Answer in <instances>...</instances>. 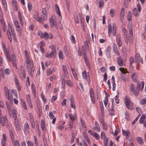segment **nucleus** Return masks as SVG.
I'll return each instance as SVG.
<instances>
[{
    "label": "nucleus",
    "mask_w": 146,
    "mask_h": 146,
    "mask_svg": "<svg viewBox=\"0 0 146 146\" xmlns=\"http://www.w3.org/2000/svg\"><path fill=\"white\" fill-rule=\"evenodd\" d=\"M49 116L50 119H52L54 118V116L52 114V113L51 111H50L49 112Z\"/></svg>",
    "instance_id": "61"
},
{
    "label": "nucleus",
    "mask_w": 146,
    "mask_h": 146,
    "mask_svg": "<svg viewBox=\"0 0 146 146\" xmlns=\"http://www.w3.org/2000/svg\"><path fill=\"white\" fill-rule=\"evenodd\" d=\"M116 41L119 47H120L122 46V42L121 40L120 36L119 35H117Z\"/></svg>",
    "instance_id": "20"
},
{
    "label": "nucleus",
    "mask_w": 146,
    "mask_h": 146,
    "mask_svg": "<svg viewBox=\"0 0 146 146\" xmlns=\"http://www.w3.org/2000/svg\"><path fill=\"white\" fill-rule=\"evenodd\" d=\"M133 27L132 24L130 25L129 27V32L130 35H132L133 34V32L132 31Z\"/></svg>",
    "instance_id": "48"
},
{
    "label": "nucleus",
    "mask_w": 146,
    "mask_h": 146,
    "mask_svg": "<svg viewBox=\"0 0 146 146\" xmlns=\"http://www.w3.org/2000/svg\"><path fill=\"white\" fill-rule=\"evenodd\" d=\"M3 138L1 141L2 146H5L6 140V136L5 134H3L2 135Z\"/></svg>",
    "instance_id": "21"
},
{
    "label": "nucleus",
    "mask_w": 146,
    "mask_h": 146,
    "mask_svg": "<svg viewBox=\"0 0 146 146\" xmlns=\"http://www.w3.org/2000/svg\"><path fill=\"white\" fill-rule=\"evenodd\" d=\"M141 85V84L139 83H138L137 84L136 89L135 90L134 92V94L135 96L138 95L139 90L140 89V87Z\"/></svg>",
    "instance_id": "16"
},
{
    "label": "nucleus",
    "mask_w": 146,
    "mask_h": 146,
    "mask_svg": "<svg viewBox=\"0 0 146 146\" xmlns=\"http://www.w3.org/2000/svg\"><path fill=\"white\" fill-rule=\"evenodd\" d=\"M101 123L102 125L103 129L104 130H106L107 128V124L106 123H104L103 120H102L101 121Z\"/></svg>",
    "instance_id": "37"
},
{
    "label": "nucleus",
    "mask_w": 146,
    "mask_h": 146,
    "mask_svg": "<svg viewBox=\"0 0 146 146\" xmlns=\"http://www.w3.org/2000/svg\"><path fill=\"white\" fill-rule=\"evenodd\" d=\"M12 143L14 146H20L17 140L13 141Z\"/></svg>",
    "instance_id": "45"
},
{
    "label": "nucleus",
    "mask_w": 146,
    "mask_h": 146,
    "mask_svg": "<svg viewBox=\"0 0 146 146\" xmlns=\"http://www.w3.org/2000/svg\"><path fill=\"white\" fill-rule=\"evenodd\" d=\"M41 128L44 131L45 129V124L43 120H42L41 121Z\"/></svg>",
    "instance_id": "47"
},
{
    "label": "nucleus",
    "mask_w": 146,
    "mask_h": 146,
    "mask_svg": "<svg viewBox=\"0 0 146 146\" xmlns=\"http://www.w3.org/2000/svg\"><path fill=\"white\" fill-rule=\"evenodd\" d=\"M80 120L82 126L83 127H84L85 128H86V126L84 124V121H83L82 118H81V117H80Z\"/></svg>",
    "instance_id": "59"
},
{
    "label": "nucleus",
    "mask_w": 146,
    "mask_h": 146,
    "mask_svg": "<svg viewBox=\"0 0 146 146\" xmlns=\"http://www.w3.org/2000/svg\"><path fill=\"white\" fill-rule=\"evenodd\" d=\"M145 118V115L143 114L141 117L140 120L139 122L140 123H142L144 121Z\"/></svg>",
    "instance_id": "44"
},
{
    "label": "nucleus",
    "mask_w": 146,
    "mask_h": 146,
    "mask_svg": "<svg viewBox=\"0 0 146 146\" xmlns=\"http://www.w3.org/2000/svg\"><path fill=\"white\" fill-rule=\"evenodd\" d=\"M66 84L69 86L72 87L73 86V84L72 81L69 79H68L66 81Z\"/></svg>",
    "instance_id": "38"
},
{
    "label": "nucleus",
    "mask_w": 146,
    "mask_h": 146,
    "mask_svg": "<svg viewBox=\"0 0 146 146\" xmlns=\"http://www.w3.org/2000/svg\"><path fill=\"white\" fill-rule=\"evenodd\" d=\"M125 119L127 121H129V115L128 113L126 111L125 113Z\"/></svg>",
    "instance_id": "53"
},
{
    "label": "nucleus",
    "mask_w": 146,
    "mask_h": 146,
    "mask_svg": "<svg viewBox=\"0 0 146 146\" xmlns=\"http://www.w3.org/2000/svg\"><path fill=\"white\" fill-rule=\"evenodd\" d=\"M23 72H25L24 68H23V67L22 66H21L20 70L19 71V73L20 74H21L23 73Z\"/></svg>",
    "instance_id": "55"
},
{
    "label": "nucleus",
    "mask_w": 146,
    "mask_h": 146,
    "mask_svg": "<svg viewBox=\"0 0 146 146\" xmlns=\"http://www.w3.org/2000/svg\"><path fill=\"white\" fill-rule=\"evenodd\" d=\"M120 70L123 73H126L127 72V69L123 68H119Z\"/></svg>",
    "instance_id": "51"
},
{
    "label": "nucleus",
    "mask_w": 146,
    "mask_h": 146,
    "mask_svg": "<svg viewBox=\"0 0 146 146\" xmlns=\"http://www.w3.org/2000/svg\"><path fill=\"white\" fill-rule=\"evenodd\" d=\"M53 73V71L51 70L50 69H48L47 70V75L49 76L50 74H52Z\"/></svg>",
    "instance_id": "60"
},
{
    "label": "nucleus",
    "mask_w": 146,
    "mask_h": 146,
    "mask_svg": "<svg viewBox=\"0 0 146 146\" xmlns=\"http://www.w3.org/2000/svg\"><path fill=\"white\" fill-rule=\"evenodd\" d=\"M42 14L45 15L44 17H46L47 18V13L46 9L45 8H44L42 9Z\"/></svg>",
    "instance_id": "40"
},
{
    "label": "nucleus",
    "mask_w": 146,
    "mask_h": 146,
    "mask_svg": "<svg viewBox=\"0 0 146 146\" xmlns=\"http://www.w3.org/2000/svg\"><path fill=\"white\" fill-rule=\"evenodd\" d=\"M62 70L64 73L63 74H64L65 76L68 78H69L70 76L68 72L67 68L65 65H62Z\"/></svg>",
    "instance_id": "15"
},
{
    "label": "nucleus",
    "mask_w": 146,
    "mask_h": 146,
    "mask_svg": "<svg viewBox=\"0 0 146 146\" xmlns=\"http://www.w3.org/2000/svg\"><path fill=\"white\" fill-rule=\"evenodd\" d=\"M140 104L141 105H144L146 104V98L142 99L140 102Z\"/></svg>",
    "instance_id": "46"
},
{
    "label": "nucleus",
    "mask_w": 146,
    "mask_h": 146,
    "mask_svg": "<svg viewBox=\"0 0 146 146\" xmlns=\"http://www.w3.org/2000/svg\"><path fill=\"white\" fill-rule=\"evenodd\" d=\"M122 131L123 134L126 136L127 137V138L128 139L129 137L128 135L129 134V132L128 130L125 131L122 129Z\"/></svg>",
    "instance_id": "34"
},
{
    "label": "nucleus",
    "mask_w": 146,
    "mask_h": 146,
    "mask_svg": "<svg viewBox=\"0 0 146 146\" xmlns=\"http://www.w3.org/2000/svg\"><path fill=\"white\" fill-rule=\"evenodd\" d=\"M7 60L9 62H12L13 66H14L17 69V65L15 55H6Z\"/></svg>",
    "instance_id": "7"
},
{
    "label": "nucleus",
    "mask_w": 146,
    "mask_h": 146,
    "mask_svg": "<svg viewBox=\"0 0 146 146\" xmlns=\"http://www.w3.org/2000/svg\"><path fill=\"white\" fill-rule=\"evenodd\" d=\"M55 10L56 13L59 16H61L60 11L58 5L57 4L55 5Z\"/></svg>",
    "instance_id": "24"
},
{
    "label": "nucleus",
    "mask_w": 146,
    "mask_h": 146,
    "mask_svg": "<svg viewBox=\"0 0 146 146\" xmlns=\"http://www.w3.org/2000/svg\"><path fill=\"white\" fill-rule=\"evenodd\" d=\"M115 12L114 9H111L110 10V15L111 17H113L115 16Z\"/></svg>",
    "instance_id": "43"
},
{
    "label": "nucleus",
    "mask_w": 146,
    "mask_h": 146,
    "mask_svg": "<svg viewBox=\"0 0 146 146\" xmlns=\"http://www.w3.org/2000/svg\"><path fill=\"white\" fill-rule=\"evenodd\" d=\"M0 122L2 126H5L7 123V120L5 116H3L0 118Z\"/></svg>",
    "instance_id": "13"
},
{
    "label": "nucleus",
    "mask_w": 146,
    "mask_h": 146,
    "mask_svg": "<svg viewBox=\"0 0 146 146\" xmlns=\"http://www.w3.org/2000/svg\"><path fill=\"white\" fill-rule=\"evenodd\" d=\"M70 106L71 108L75 109L76 108V106L75 105V103L74 102V100L73 98L72 97H70Z\"/></svg>",
    "instance_id": "22"
},
{
    "label": "nucleus",
    "mask_w": 146,
    "mask_h": 146,
    "mask_svg": "<svg viewBox=\"0 0 146 146\" xmlns=\"http://www.w3.org/2000/svg\"><path fill=\"white\" fill-rule=\"evenodd\" d=\"M8 29L7 31V33L9 39L10 41L11 42L12 41V39L11 33L13 38L14 39H16V34L13 28L9 24H8Z\"/></svg>",
    "instance_id": "2"
},
{
    "label": "nucleus",
    "mask_w": 146,
    "mask_h": 146,
    "mask_svg": "<svg viewBox=\"0 0 146 146\" xmlns=\"http://www.w3.org/2000/svg\"><path fill=\"white\" fill-rule=\"evenodd\" d=\"M95 126L93 127L94 130H96L98 132L100 131V125L97 121L95 122Z\"/></svg>",
    "instance_id": "23"
},
{
    "label": "nucleus",
    "mask_w": 146,
    "mask_h": 146,
    "mask_svg": "<svg viewBox=\"0 0 146 146\" xmlns=\"http://www.w3.org/2000/svg\"><path fill=\"white\" fill-rule=\"evenodd\" d=\"M28 7L29 11H31L32 9V5L30 2L28 3Z\"/></svg>",
    "instance_id": "52"
},
{
    "label": "nucleus",
    "mask_w": 146,
    "mask_h": 146,
    "mask_svg": "<svg viewBox=\"0 0 146 146\" xmlns=\"http://www.w3.org/2000/svg\"><path fill=\"white\" fill-rule=\"evenodd\" d=\"M124 101L127 108L129 109L132 110L133 104L131 102L130 98L128 96H126L124 99Z\"/></svg>",
    "instance_id": "6"
},
{
    "label": "nucleus",
    "mask_w": 146,
    "mask_h": 146,
    "mask_svg": "<svg viewBox=\"0 0 146 146\" xmlns=\"http://www.w3.org/2000/svg\"><path fill=\"white\" fill-rule=\"evenodd\" d=\"M65 76L64 74H62L61 76V84L62 87L63 89H64L65 88V84L66 81L65 80Z\"/></svg>",
    "instance_id": "17"
},
{
    "label": "nucleus",
    "mask_w": 146,
    "mask_h": 146,
    "mask_svg": "<svg viewBox=\"0 0 146 146\" xmlns=\"http://www.w3.org/2000/svg\"><path fill=\"white\" fill-rule=\"evenodd\" d=\"M14 133L15 131L14 130H10V135L12 141L15 140L14 136Z\"/></svg>",
    "instance_id": "29"
},
{
    "label": "nucleus",
    "mask_w": 146,
    "mask_h": 146,
    "mask_svg": "<svg viewBox=\"0 0 146 146\" xmlns=\"http://www.w3.org/2000/svg\"><path fill=\"white\" fill-rule=\"evenodd\" d=\"M133 13L135 16L137 17L139 15V13H137V9L135 8H133Z\"/></svg>",
    "instance_id": "42"
},
{
    "label": "nucleus",
    "mask_w": 146,
    "mask_h": 146,
    "mask_svg": "<svg viewBox=\"0 0 146 146\" xmlns=\"http://www.w3.org/2000/svg\"><path fill=\"white\" fill-rule=\"evenodd\" d=\"M83 77L84 79H86L88 83H89L90 77L89 74L88 72H86V71H84L82 73Z\"/></svg>",
    "instance_id": "11"
},
{
    "label": "nucleus",
    "mask_w": 146,
    "mask_h": 146,
    "mask_svg": "<svg viewBox=\"0 0 146 146\" xmlns=\"http://www.w3.org/2000/svg\"><path fill=\"white\" fill-rule=\"evenodd\" d=\"M106 95V96L105 98V99L104 100V104L106 106L107 105V104L108 102V97L110 95L108 94L106 92H105Z\"/></svg>",
    "instance_id": "30"
},
{
    "label": "nucleus",
    "mask_w": 146,
    "mask_h": 146,
    "mask_svg": "<svg viewBox=\"0 0 146 146\" xmlns=\"http://www.w3.org/2000/svg\"><path fill=\"white\" fill-rule=\"evenodd\" d=\"M28 146H34V143L31 141L28 140L27 142Z\"/></svg>",
    "instance_id": "54"
},
{
    "label": "nucleus",
    "mask_w": 146,
    "mask_h": 146,
    "mask_svg": "<svg viewBox=\"0 0 146 146\" xmlns=\"http://www.w3.org/2000/svg\"><path fill=\"white\" fill-rule=\"evenodd\" d=\"M11 92H12L13 94H14L15 96L17 98H18V96L17 93L16 92V91L15 90L12 89L11 91Z\"/></svg>",
    "instance_id": "63"
},
{
    "label": "nucleus",
    "mask_w": 146,
    "mask_h": 146,
    "mask_svg": "<svg viewBox=\"0 0 146 146\" xmlns=\"http://www.w3.org/2000/svg\"><path fill=\"white\" fill-rule=\"evenodd\" d=\"M117 62L118 64L120 66L123 65V60L121 57H119L117 59Z\"/></svg>",
    "instance_id": "31"
},
{
    "label": "nucleus",
    "mask_w": 146,
    "mask_h": 146,
    "mask_svg": "<svg viewBox=\"0 0 146 146\" xmlns=\"http://www.w3.org/2000/svg\"><path fill=\"white\" fill-rule=\"evenodd\" d=\"M49 21L50 25L51 28H53L54 27V23L53 18L52 17H50V18Z\"/></svg>",
    "instance_id": "26"
},
{
    "label": "nucleus",
    "mask_w": 146,
    "mask_h": 146,
    "mask_svg": "<svg viewBox=\"0 0 146 146\" xmlns=\"http://www.w3.org/2000/svg\"><path fill=\"white\" fill-rule=\"evenodd\" d=\"M34 18L35 20L38 22H43L45 19L46 20L47 19L46 17H44L42 15H41L40 17H34Z\"/></svg>",
    "instance_id": "14"
},
{
    "label": "nucleus",
    "mask_w": 146,
    "mask_h": 146,
    "mask_svg": "<svg viewBox=\"0 0 146 146\" xmlns=\"http://www.w3.org/2000/svg\"><path fill=\"white\" fill-rule=\"evenodd\" d=\"M40 37L44 38L45 40H47L48 38L52 39L53 38V36L51 33H48L46 32L41 33Z\"/></svg>",
    "instance_id": "8"
},
{
    "label": "nucleus",
    "mask_w": 146,
    "mask_h": 146,
    "mask_svg": "<svg viewBox=\"0 0 146 146\" xmlns=\"http://www.w3.org/2000/svg\"><path fill=\"white\" fill-rule=\"evenodd\" d=\"M90 97L91 99L92 100V102L93 104H94L95 103V101L94 98V95L93 90L92 88H91L90 89Z\"/></svg>",
    "instance_id": "19"
},
{
    "label": "nucleus",
    "mask_w": 146,
    "mask_h": 146,
    "mask_svg": "<svg viewBox=\"0 0 146 146\" xmlns=\"http://www.w3.org/2000/svg\"><path fill=\"white\" fill-rule=\"evenodd\" d=\"M113 36H115L116 35V26L115 24L113 23Z\"/></svg>",
    "instance_id": "32"
},
{
    "label": "nucleus",
    "mask_w": 146,
    "mask_h": 146,
    "mask_svg": "<svg viewBox=\"0 0 146 146\" xmlns=\"http://www.w3.org/2000/svg\"><path fill=\"white\" fill-rule=\"evenodd\" d=\"M4 94L6 98L10 102H12L13 97L12 95L9 91L7 88L5 86L4 88Z\"/></svg>",
    "instance_id": "5"
},
{
    "label": "nucleus",
    "mask_w": 146,
    "mask_h": 146,
    "mask_svg": "<svg viewBox=\"0 0 146 146\" xmlns=\"http://www.w3.org/2000/svg\"><path fill=\"white\" fill-rule=\"evenodd\" d=\"M93 136L95 137L97 140H99L100 139V137L99 135L96 133H94Z\"/></svg>",
    "instance_id": "49"
},
{
    "label": "nucleus",
    "mask_w": 146,
    "mask_h": 146,
    "mask_svg": "<svg viewBox=\"0 0 146 146\" xmlns=\"http://www.w3.org/2000/svg\"><path fill=\"white\" fill-rule=\"evenodd\" d=\"M70 40L71 41V42L73 44L76 43V40L75 37L74 36L72 35L70 37Z\"/></svg>",
    "instance_id": "50"
},
{
    "label": "nucleus",
    "mask_w": 146,
    "mask_h": 146,
    "mask_svg": "<svg viewBox=\"0 0 146 146\" xmlns=\"http://www.w3.org/2000/svg\"><path fill=\"white\" fill-rule=\"evenodd\" d=\"M3 7L5 9L6 11H7V5L6 1L5 0H1Z\"/></svg>",
    "instance_id": "27"
},
{
    "label": "nucleus",
    "mask_w": 146,
    "mask_h": 146,
    "mask_svg": "<svg viewBox=\"0 0 146 146\" xmlns=\"http://www.w3.org/2000/svg\"><path fill=\"white\" fill-rule=\"evenodd\" d=\"M3 50L4 51V52L5 53V55H8V51L7 50L4 44L3 45Z\"/></svg>",
    "instance_id": "57"
},
{
    "label": "nucleus",
    "mask_w": 146,
    "mask_h": 146,
    "mask_svg": "<svg viewBox=\"0 0 146 146\" xmlns=\"http://www.w3.org/2000/svg\"><path fill=\"white\" fill-rule=\"evenodd\" d=\"M0 20L1 23V26L3 31L5 32L6 29V24L4 21L3 20V15L1 16H0Z\"/></svg>",
    "instance_id": "10"
},
{
    "label": "nucleus",
    "mask_w": 146,
    "mask_h": 146,
    "mask_svg": "<svg viewBox=\"0 0 146 146\" xmlns=\"http://www.w3.org/2000/svg\"><path fill=\"white\" fill-rule=\"evenodd\" d=\"M50 49V53L48 55H55L56 54V46L54 44H52L51 46L49 47Z\"/></svg>",
    "instance_id": "12"
},
{
    "label": "nucleus",
    "mask_w": 146,
    "mask_h": 146,
    "mask_svg": "<svg viewBox=\"0 0 146 146\" xmlns=\"http://www.w3.org/2000/svg\"><path fill=\"white\" fill-rule=\"evenodd\" d=\"M138 143L139 144H141L143 143V140H142L141 137H138L137 139Z\"/></svg>",
    "instance_id": "56"
},
{
    "label": "nucleus",
    "mask_w": 146,
    "mask_h": 146,
    "mask_svg": "<svg viewBox=\"0 0 146 146\" xmlns=\"http://www.w3.org/2000/svg\"><path fill=\"white\" fill-rule=\"evenodd\" d=\"M4 72L6 75H8L10 74L11 71L9 69L6 68L4 70Z\"/></svg>",
    "instance_id": "39"
},
{
    "label": "nucleus",
    "mask_w": 146,
    "mask_h": 146,
    "mask_svg": "<svg viewBox=\"0 0 146 146\" xmlns=\"http://www.w3.org/2000/svg\"><path fill=\"white\" fill-rule=\"evenodd\" d=\"M24 128L25 131H27L29 129V125L28 123L27 122L25 124Z\"/></svg>",
    "instance_id": "62"
},
{
    "label": "nucleus",
    "mask_w": 146,
    "mask_h": 146,
    "mask_svg": "<svg viewBox=\"0 0 146 146\" xmlns=\"http://www.w3.org/2000/svg\"><path fill=\"white\" fill-rule=\"evenodd\" d=\"M124 38L126 43L127 44L128 42V35L127 33H124Z\"/></svg>",
    "instance_id": "28"
},
{
    "label": "nucleus",
    "mask_w": 146,
    "mask_h": 146,
    "mask_svg": "<svg viewBox=\"0 0 146 146\" xmlns=\"http://www.w3.org/2000/svg\"><path fill=\"white\" fill-rule=\"evenodd\" d=\"M84 58L86 65L88 67L90 65V63L88 59L87 55H84Z\"/></svg>",
    "instance_id": "33"
},
{
    "label": "nucleus",
    "mask_w": 146,
    "mask_h": 146,
    "mask_svg": "<svg viewBox=\"0 0 146 146\" xmlns=\"http://www.w3.org/2000/svg\"><path fill=\"white\" fill-rule=\"evenodd\" d=\"M129 61V67L131 69H133V68L132 64L135 62L137 63V66H139L141 61V63H143V60L141 59L140 55H135V58L132 56H131L130 58Z\"/></svg>",
    "instance_id": "1"
},
{
    "label": "nucleus",
    "mask_w": 146,
    "mask_h": 146,
    "mask_svg": "<svg viewBox=\"0 0 146 146\" xmlns=\"http://www.w3.org/2000/svg\"><path fill=\"white\" fill-rule=\"evenodd\" d=\"M18 15L20 23L22 25H23V21L22 16L20 11H18Z\"/></svg>",
    "instance_id": "25"
},
{
    "label": "nucleus",
    "mask_w": 146,
    "mask_h": 146,
    "mask_svg": "<svg viewBox=\"0 0 146 146\" xmlns=\"http://www.w3.org/2000/svg\"><path fill=\"white\" fill-rule=\"evenodd\" d=\"M109 110L110 111L109 112L110 115H114V110L113 107L112 105L111 106V109L109 108Z\"/></svg>",
    "instance_id": "35"
},
{
    "label": "nucleus",
    "mask_w": 146,
    "mask_h": 146,
    "mask_svg": "<svg viewBox=\"0 0 146 146\" xmlns=\"http://www.w3.org/2000/svg\"><path fill=\"white\" fill-rule=\"evenodd\" d=\"M137 75L136 73L133 74L132 75L131 78L133 81L135 82L137 81Z\"/></svg>",
    "instance_id": "36"
},
{
    "label": "nucleus",
    "mask_w": 146,
    "mask_h": 146,
    "mask_svg": "<svg viewBox=\"0 0 146 146\" xmlns=\"http://www.w3.org/2000/svg\"><path fill=\"white\" fill-rule=\"evenodd\" d=\"M101 138L103 140L104 146H108L109 139L106 136L104 132H101Z\"/></svg>",
    "instance_id": "9"
},
{
    "label": "nucleus",
    "mask_w": 146,
    "mask_h": 146,
    "mask_svg": "<svg viewBox=\"0 0 146 146\" xmlns=\"http://www.w3.org/2000/svg\"><path fill=\"white\" fill-rule=\"evenodd\" d=\"M88 42V41H85L84 45L82 46V50L80 49H78V55H86L87 54V52L88 51L89 49Z\"/></svg>",
    "instance_id": "3"
},
{
    "label": "nucleus",
    "mask_w": 146,
    "mask_h": 146,
    "mask_svg": "<svg viewBox=\"0 0 146 146\" xmlns=\"http://www.w3.org/2000/svg\"><path fill=\"white\" fill-rule=\"evenodd\" d=\"M30 119L31 126L33 129H34L35 127L34 119L33 118Z\"/></svg>",
    "instance_id": "41"
},
{
    "label": "nucleus",
    "mask_w": 146,
    "mask_h": 146,
    "mask_svg": "<svg viewBox=\"0 0 146 146\" xmlns=\"http://www.w3.org/2000/svg\"><path fill=\"white\" fill-rule=\"evenodd\" d=\"M15 28L17 31H18L20 33L21 32V28L19 25L16 27Z\"/></svg>",
    "instance_id": "58"
},
{
    "label": "nucleus",
    "mask_w": 146,
    "mask_h": 146,
    "mask_svg": "<svg viewBox=\"0 0 146 146\" xmlns=\"http://www.w3.org/2000/svg\"><path fill=\"white\" fill-rule=\"evenodd\" d=\"M26 98L28 104L31 109L33 108V106L31 102V99L30 95L29 94L27 95Z\"/></svg>",
    "instance_id": "18"
},
{
    "label": "nucleus",
    "mask_w": 146,
    "mask_h": 146,
    "mask_svg": "<svg viewBox=\"0 0 146 146\" xmlns=\"http://www.w3.org/2000/svg\"><path fill=\"white\" fill-rule=\"evenodd\" d=\"M26 64L28 72L30 75H31L34 70L33 61L30 60L29 61H26Z\"/></svg>",
    "instance_id": "4"
},
{
    "label": "nucleus",
    "mask_w": 146,
    "mask_h": 146,
    "mask_svg": "<svg viewBox=\"0 0 146 146\" xmlns=\"http://www.w3.org/2000/svg\"><path fill=\"white\" fill-rule=\"evenodd\" d=\"M66 99H64L63 101L62 102L61 104L62 105V106L65 107V106L66 104Z\"/></svg>",
    "instance_id": "64"
}]
</instances>
